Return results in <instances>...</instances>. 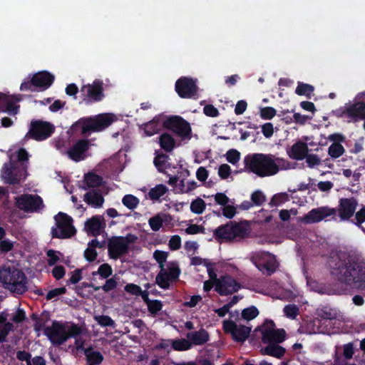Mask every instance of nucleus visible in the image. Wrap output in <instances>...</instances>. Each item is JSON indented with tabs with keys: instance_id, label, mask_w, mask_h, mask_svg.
<instances>
[{
	"instance_id": "1",
	"label": "nucleus",
	"mask_w": 365,
	"mask_h": 365,
	"mask_svg": "<svg viewBox=\"0 0 365 365\" xmlns=\"http://www.w3.org/2000/svg\"><path fill=\"white\" fill-rule=\"evenodd\" d=\"M333 262H330L331 272L339 281L356 288L365 284V262L363 259H350L347 262L340 261L334 265Z\"/></svg>"
},
{
	"instance_id": "2",
	"label": "nucleus",
	"mask_w": 365,
	"mask_h": 365,
	"mask_svg": "<svg viewBox=\"0 0 365 365\" xmlns=\"http://www.w3.org/2000/svg\"><path fill=\"white\" fill-rule=\"evenodd\" d=\"M279 158L270 154L255 153L245 158V168L259 177H269L276 175L279 170Z\"/></svg>"
},
{
	"instance_id": "3",
	"label": "nucleus",
	"mask_w": 365,
	"mask_h": 365,
	"mask_svg": "<svg viewBox=\"0 0 365 365\" xmlns=\"http://www.w3.org/2000/svg\"><path fill=\"white\" fill-rule=\"evenodd\" d=\"M85 329L82 326L73 323H61L53 322L47 327L44 333L53 345H61L71 337H76L82 334Z\"/></svg>"
},
{
	"instance_id": "4",
	"label": "nucleus",
	"mask_w": 365,
	"mask_h": 365,
	"mask_svg": "<svg viewBox=\"0 0 365 365\" xmlns=\"http://www.w3.org/2000/svg\"><path fill=\"white\" fill-rule=\"evenodd\" d=\"M0 282L4 288L17 294H22L27 290L26 275L14 267H3L0 269Z\"/></svg>"
},
{
	"instance_id": "5",
	"label": "nucleus",
	"mask_w": 365,
	"mask_h": 365,
	"mask_svg": "<svg viewBox=\"0 0 365 365\" xmlns=\"http://www.w3.org/2000/svg\"><path fill=\"white\" fill-rule=\"evenodd\" d=\"M116 120L115 116L111 113H103L93 118L78 121L74 128H81L83 134L91 132H99L108 127Z\"/></svg>"
},
{
	"instance_id": "6",
	"label": "nucleus",
	"mask_w": 365,
	"mask_h": 365,
	"mask_svg": "<svg viewBox=\"0 0 365 365\" xmlns=\"http://www.w3.org/2000/svg\"><path fill=\"white\" fill-rule=\"evenodd\" d=\"M249 233V225L246 222L239 223L230 222L221 226L215 230L216 238L230 241L237 238L244 237Z\"/></svg>"
},
{
	"instance_id": "7",
	"label": "nucleus",
	"mask_w": 365,
	"mask_h": 365,
	"mask_svg": "<svg viewBox=\"0 0 365 365\" xmlns=\"http://www.w3.org/2000/svg\"><path fill=\"white\" fill-rule=\"evenodd\" d=\"M135 239L130 235L110 237L108 242L109 257L113 259H118L128 254Z\"/></svg>"
},
{
	"instance_id": "8",
	"label": "nucleus",
	"mask_w": 365,
	"mask_h": 365,
	"mask_svg": "<svg viewBox=\"0 0 365 365\" xmlns=\"http://www.w3.org/2000/svg\"><path fill=\"white\" fill-rule=\"evenodd\" d=\"M28 175L27 165L9 162L4 165L1 173L2 180L7 184H19L25 180Z\"/></svg>"
},
{
	"instance_id": "9",
	"label": "nucleus",
	"mask_w": 365,
	"mask_h": 365,
	"mask_svg": "<svg viewBox=\"0 0 365 365\" xmlns=\"http://www.w3.org/2000/svg\"><path fill=\"white\" fill-rule=\"evenodd\" d=\"M160 268V272L156 277L157 284L163 289H168L170 282L178 279L180 273L178 264L176 262H169L166 267L165 262H158Z\"/></svg>"
},
{
	"instance_id": "10",
	"label": "nucleus",
	"mask_w": 365,
	"mask_h": 365,
	"mask_svg": "<svg viewBox=\"0 0 365 365\" xmlns=\"http://www.w3.org/2000/svg\"><path fill=\"white\" fill-rule=\"evenodd\" d=\"M258 330L260 331L262 341L268 344H279L284 341L286 332L283 329H275L272 322H265Z\"/></svg>"
},
{
	"instance_id": "11",
	"label": "nucleus",
	"mask_w": 365,
	"mask_h": 365,
	"mask_svg": "<svg viewBox=\"0 0 365 365\" xmlns=\"http://www.w3.org/2000/svg\"><path fill=\"white\" fill-rule=\"evenodd\" d=\"M165 127L174 132L181 140L187 141L192 138V129L188 122L179 116H173L167 120Z\"/></svg>"
},
{
	"instance_id": "12",
	"label": "nucleus",
	"mask_w": 365,
	"mask_h": 365,
	"mask_svg": "<svg viewBox=\"0 0 365 365\" xmlns=\"http://www.w3.org/2000/svg\"><path fill=\"white\" fill-rule=\"evenodd\" d=\"M54 131V126L50 123L41 120L31 121L30 128L24 139L32 138L36 140H43L48 138Z\"/></svg>"
},
{
	"instance_id": "13",
	"label": "nucleus",
	"mask_w": 365,
	"mask_h": 365,
	"mask_svg": "<svg viewBox=\"0 0 365 365\" xmlns=\"http://www.w3.org/2000/svg\"><path fill=\"white\" fill-rule=\"evenodd\" d=\"M56 225L52 228L53 237L58 238H68L76 233L72 225V219L66 214L59 213L55 217Z\"/></svg>"
},
{
	"instance_id": "14",
	"label": "nucleus",
	"mask_w": 365,
	"mask_h": 365,
	"mask_svg": "<svg viewBox=\"0 0 365 365\" xmlns=\"http://www.w3.org/2000/svg\"><path fill=\"white\" fill-rule=\"evenodd\" d=\"M252 261L261 272L268 275L273 273L277 267L275 257L269 252H255L252 257Z\"/></svg>"
},
{
	"instance_id": "15",
	"label": "nucleus",
	"mask_w": 365,
	"mask_h": 365,
	"mask_svg": "<svg viewBox=\"0 0 365 365\" xmlns=\"http://www.w3.org/2000/svg\"><path fill=\"white\" fill-rule=\"evenodd\" d=\"M18 207L24 211L34 212L43 207V200L37 195L24 194L16 197Z\"/></svg>"
},
{
	"instance_id": "16",
	"label": "nucleus",
	"mask_w": 365,
	"mask_h": 365,
	"mask_svg": "<svg viewBox=\"0 0 365 365\" xmlns=\"http://www.w3.org/2000/svg\"><path fill=\"white\" fill-rule=\"evenodd\" d=\"M336 214V209L328 206L312 209L304 217L299 218V222L304 224H313L323 220L324 218Z\"/></svg>"
},
{
	"instance_id": "17",
	"label": "nucleus",
	"mask_w": 365,
	"mask_h": 365,
	"mask_svg": "<svg viewBox=\"0 0 365 365\" xmlns=\"http://www.w3.org/2000/svg\"><path fill=\"white\" fill-rule=\"evenodd\" d=\"M81 91L84 100L88 102L99 101L104 97L103 82L99 80L82 86Z\"/></svg>"
},
{
	"instance_id": "18",
	"label": "nucleus",
	"mask_w": 365,
	"mask_h": 365,
	"mask_svg": "<svg viewBox=\"0 0 365 365\" xmlns=\"http://www.w3.org/2000/svg\"><path fill=\"white\" fill-rule=\"evenodd\" d=\"M241 288V284L230 275L219 278L215 285V291L220 295H229L237 292Z\"/></svg>"
},
{
	"instance_id": "19",
	"label": "nucleus",
	"mask_w": 365,
	"mask_h": 365,
	"mask_svg": "<svg viewBox=\"0 0 365 365\" xmlns=\"http://www.w3.org/2000/svg\"><path fill=\"white\" fill-rule=\"evenodd\" d=\"M357 205L358 202L354 197L341 198L336 212L341 220H348L354 215Z\"/></svg>"
},
{
	"instance_id": "20",
	"label": "nucleus",
	"mask_w": 365,
	"mask_h": 365,
	"mask_svg": "<svg viewBox=\"0 0 365 365\" xmlns=\"http://www.w3.org/2000/svg\"><path fill=\"white\" fill-rule=\"evenodd\" d=\"M223 327L225 331L230 332L237 341H244L249 336L251 331V328L243 325H237L232 321H225Z\"/></svg>"
},
{
	"instance_id": "21",
	"label": "nucleus",
	"mask_w": 365,
	"mask_h": 365,
	"mask_svg": "<svg viewBox=\"0 0 365 365\" xmlns=\"http://www.w3.org/2000/svg\"><path fill=\"white\" fill-rule=\"evenodd\" d=\"M175 90L180 97L189 98L196 94L197 86L192 79L182 78L176 81Z\"/></svg>"
},
{
	"instance_id": "22",
	"label": "nucleus",
	"mask_w": 365,
	"mask_h": 365,
	"mask_svg": "<svg viewBox=\"0 0 365 365\" xmlns=\"http://www.w3.org/2000/svg\"><path fill=\"white\" fill-rule=\"evenodd\" d=\"M343 113L354 122L364 119L365 103L359 101L355 103L349 104L346 107Z\"/></svg>"
},
{
	"instance_id": "23",
	"label": "nucleus",
	"mask_w": 365,
	"mask_h": 365,
	"mask_svg": "<svg viewBox=\"0 0 365 365\" xmlns=\"http://www.w3.org/2000/svg\"><path fill=\"white\" fill-rule=\"evenodd\" d=\"M309 148L307 143L297 141L287 150L288 156L295 160H302L308 153Z\"/></svg>"
},
{
	"instance_id": "24",
	"label": "nucleus",
	"mask_w": 365,
	"mask_h": 365,
	"mask_svg": "<svg viewBox=\"0 0 365 365\" xmlns=\"http://www.w3.org/2000/svg\"><path fill=\"white\" fill-rule=\"evenodd\" d=\"M105 226L103 217L94 216L88 220L85 223V230L93 236L101 234Z\"/></svg>"
},
{
	"instance_id": "25",
	"label": "nucleus",
	"mask_w": 365,
	"mask_h": 365,
	"mask_svg": "<svg viewBox=\"0 0 365 365\" xmlns=\"http://www.w3.org/2000/svg\"><path fill=\"white\" fill-rule=\"evenodd\" d=\"M88 148V143L86 140H80L76 143L67 152L68 157L76 162L82 160L85 158L84 153Z\"/></svg>"
},
{
	"instance_id": "26",
	"label": "nucleus",
	"mask_w": 365,
	"mask_h": 365,
	"mask_svg": "<svg viewBox=\"0 0 365 365\" xmlns=\"http://www.w3.org/2000/svg\"><path fill=\"white\" fill-rule=\"evenodd\" d=\"M186 337L188 339V341L191 342V347L192 345H203L207 343L210 339L208 332L204 329H201L198 331L188 332L186 334Z\"/></svg>"
},
{
	"instance_id": "27",
	"label": "nucleus",
	"mask_w": 365,
	"mask_h": 365,
	"mask_svg": "<svg viewBox=\"0 0 365 365\" xmlns=\"http://www.w3.org/2000/svg\"><path fill=\"white\" fill-rule=\"evenodd\" d=\"M173 221V217L166 213H158L156 215L150 217L148 220V224L153 231H158L162 225L163 223H170Z\"/></svg>"
},
{
	"instance_id": "28",
	"label": "nucleus",
	"mask_w": 365,
	"mask_h": 365,
	"mask_svg": "<svg viewBox=\"0 0 365 365\" xmlns=\"http://www.w3.org/2000/svg\"><path fill=\"white\" fill-rule=\"evenodd\" d=\"M53 77L47 72L36 73L31 78V84L36 87H48L53 82Z\"/></svg>"
},
{
	"instance_id": "29",
	"label": "nucleus",
	"mask_w": 365,
	"mask_h": 365,
	"mask_svg": "<svg viewBox=\"0 0 365 365\" xmlns=\"http://www.w3.org/2000/svg\"><path fill=\"white\" fill-rule=\"evenodd\" d=\"M285 349L279 344H268L261 349L262 355H268L277 359H281L285 354Z\"/></svg>"
},
{
	"instance_id": "30",
	"label": "nucleus",
	"mask_w": 365,
	"mask_h": 365,
	"mask_svg": "<svg viewBox=\"0 0 365 365\" xmlns=\"http://www.w3.org/2000/svg\"><path fill=\"white\" fill-rule=\"evenodd\" d=\"M160 147L166 152H171L175 147V140L168 133H163L159 138Z\"/></svg>"
},
{
	"instance_id": "31",
	"label": "nucleus",
	"mask_w": 365,
	"mask_h": 365,
	"mask_svg": "<svg viewBox=\"0 0 365 365\" xmlns=\"http://www.w3.org/2000/svg\"><path fill=\"white\" fill-rule=\"evenodd\" d=\"M84 200L88 204L96 207H101L104 202L103 196L94 191L86 193Z\"/></svg>"
},
{
	"instance_id": "32",
	"label": "nucleus",
	"mask_w": 365,
	"mask_h": 365,
	"mask_svg": "<svg viewBox=\"0 0 365 365\" xmlns=\"http://www.w3.org/2000/svg\"><path fill=\"white\" fill-rule=\"evenodd\" d=\"M168 192V188L163 184L155 185L151 188L148 192V197L153 200H158L161 197Z\"/></svg>"
},
{
	"instance_id": "33",
	"label": "nucleus",
	"mask_w": 365,
	"mask_h": 365,
	"mask_svg": "<svg viewBox=\"0 0 365 365\" xmlns=\"http://www.w3.org/2000/svg\"><path fill=\"white\" fill-rule=\"evenodd\" d=\"M168 342H170V347L175 351H182L191 349V342L188 341L187 338L177 340H168Z\"/></svg>"
},
{
	"instance_id": "34",
	"label": "nucleus",
	"mask_w": 365,
	"mask_h": 365,
	"mask_svg": "<svg viewBox=\"0 0 365 365\" xmlns=\"http://www.w3.org/2000/svg\"><path fill=\"white\" fill-rule=\"evenodd\" d=\"M85 355L89 365L99 364L102 362L103 357L99 351H96L92 349H86Z\"/></svg>"
},
{
	"instance_id": "35",
	"label": "nucleus",
	"mask_w": 365,
	"mask_h": 365,
	"mask_svg": "<svg viewBox=\"0 0 365 365\" xmlns=\"http://www.w3.org/2000/svg\"><path fill=\"white\" fill-rule=\"evenodd\" d=\"M84 182L88 187H94L100 185L101 184L102 180L99 175L93 173H89L85 175Z\"/></svg>"
},
{
	"instance_id": "36",
	"label": "nucleus",
	"mask_w": 365,
	"mask_h": 365,
	"mask_svg": "<svg viewBox=\"0 0 365 365\" xmlns=\"http://www.w3.org/2000/svg\"><path fill=\"white\" fill-rule=\"evenodd\" d=\"M206 207V204L205 201L197 197L190 203V210L192 212L196 214V215H200L202 214Z\"/></svg>"
},
{
	"instance_id": "37",
	"label": "nucleus",
	"mask_w": 365,
	"mask_h": 365,
	"mask_svg": "<svg viewBox=\"0 0 365 365\" xmlns=\"http://www.w3.org/2000/svg\"><path fill=\"white\" fill-rule=\"evenodd\" d=\"M122 202L129 210H134L138 206L140 200L133 195H126L123 197Z\"/></svg>"
},
{
	"instance_id": "38",
	"label": "nucleus",
	"mask_w": 365,
	"mask_h": 365,
	"mask_svg": "<svg viewBox=\"0 0 365 365\" xmlns=\"http://www.w3.org/2000/svg\"><path fill=\"white\" fill-rule=\"evenodd\" d=\"M344 147L338 143H332L328 149L329 155L334 158H336L341 156L344 154Z\"/></svg>"
},
{
	"instance_id": "39",
	"label": "nucleus",
	"mask_w": 365,
	"mask_h": 365,
	"mask_svg": "<svg viewBox=\"0 0 365 365\" xmlns=\"http://www.w3.org/2000/svg\"><path fill=\"white\" fill-rule=\"evenodd\" d=\"M314 91V87L309 84L299 83L296 88V93L300 96H309Z\"/></svg>"
},
{
	"instance_id": "40",
	"label": "nucleus",
	"mask_w": 365,
	"mask_h": 365,
	"mask_svg": "<svg viewBox=\"0 0 365 365\" xmlns=\"http://www.w3.org/2000/svg\"><path fill=\"white\" fill-rule=\"evenodd\" d=\"M113 273L112 267L110 264L105 263L101 264L98 271L96 272H93V275H96V274H99L102 278L106 279L110 277Z\"/></svg>"
},
{
	"instance_id": "41",
	"label": "nucleus",
	"mask_w": 365,
	"mask_h": 365,
	"mask_svg": "<svg viewBox=\"0 0 365 365\" xmlns=\"http://www.w3.org/2000/svg\"><path fill=\"white\" fill-rule=\"evenodd\" d=\"M94 319L103 327H114L115 325L114 321L108 316L96 315L94 317Z\"/></svg>"
},
{
	"instance_id": "42",
	"label": "nucleus",
	"mask_w": 365,
	"mask_h": 365,
	"mask_svg": "<svg viewBox=\"0 0 365 365\" xmlns=\"http://www.w3.org/2000/svg\"><path fill=\"white\" fill-rule=\"evenodd\" d=\"M259 314V312L257 308L255 307H251L247 309H245L242 312V317L244 319L247 321H250L255 319Z\"/></svg>"
},
{
	"instance_id": "43",
	"label": "nucleus",
	"mask_w": 365,
	"mask_h": 365,
	"mask_svg": "<svg viewBox=\"0 0 365 365\" xmlns=\"http://www.w3.org/2000/svg\"><path fill=\"white\" fill-rule=\"evenodd\" d=\"M284 312L287 317L295 319L299 313V308L295 304H289L284 307Z\"/></svg>"
},
{
	"instance_id": "44",
	"label": "nucleus",
	"mask_w": 365,
	"mask_h": 365,
	"mask_svg": "<svg viewBox=\"0 0 365 365\" xmlns=\"http://www.w3.org/2000/svg\"><path fill=\"white\" fill-rule=\"evenodd\" d=\"M212 197L214 198L216 204L220 206H225L230 202V198L223 192H217L215 195H212Z\"/></svg>"
},
{
	"instance_id": "45",
	"label": "nucleus",
	"mask_w": 365,
	"mask_h": 365,
	"mask_svg": "<svg viewBox=\"0 0 365 365\" xmlns=\"http://www.w3.org/2000/svg\"><path fill=\"white\" fill-rule=\"evenodd\" d=\"M226 159L229 163L235 165L240 159V153L237 150H230L226 153Z\"/></svg>"
},
{
	"instance_id": "46",
	"label": "nucleus",
	"mask_w": 365,
	"mask_h": 365,
	"mask_svg": "<svg viewBox=\"0 0 365 365\" xmlns=\"http://www.w3.org/2000/svg\"><path fill=\"white\" fill-rule=\"evenodd\" d=\"M277 114V110L272 107H265L260 110V116L263 119L270 120Z\"/></svg>"
},
{
	"instance_id": "47",
	"label": "nucleus",
	"mask_w": 365,
	"mask_h": 365,
	"mask_svg": "<svg viewBox=\"0 0 365 365\" xmlns=\"http://www.w3.org/2000/svg\"><path fill=\"white\" fill-rule=\"evenodd\" d=\"M180 185V191L182 193H188L196 187V182L194 181L185 182V180H181Z\"/></svg>"
},
{
	"instance_id": "48",
	"label": "nucleus",
	"mask_w": 365,
	"mask_h": 365,
	"mask_svg": "<svg viewBox=\"0 0 365 365\" xmlns=\"http://www.w3.org/2000/svg\"><path fill=\"white\" fill-rule=\"evenodd\" d=\"M304 159H306V163L310 168H313L321 163V159L315 154L307 153Z\"/></svg>"
},
{
	"instance_id": "49",
	"label": "nucleus",
	"mask_w": 365,
	"mask_h": 365,
	"mask_svg": "<svg viewBox=\"0 0 365 365\" xmlns=\"http://www.w3.org/2000/svg\"><path fill=\"white\" fill-rule=\"evenodd\" d=\"M251 200L253 204L260 205L265 201L266 197L262 192L257 190L252 194Z\"/></svg>"
},
{
	"instance_id": "50",
	"label": "nucleus",
	"mask_w": 365,
	"mask_h": 365,
	"mask_svg": "<svg viewBox=\"0 0 365 365\" xmlns=\"http://www.w3.org/2000/svg\"><path fill=\"white\" fill-rule=\"evenodd\" d=\"M167 159L168 157L165 155H158L155 158L154 164L160 171H163L165 169Z\"/></svg>"
},
{
	"instance_id": "51",
	"label": "nucleus",
	"mask_w": 365,
	"mask_h": 365,
	"mask_svg": "<svg viewBox=\"0 0 365 365\" xmlns=\"http://www.w3.org/2000/svg\"><path fill=\"white\" fill-rule=\"evenodd\" d=\"M29 158V154L24 148H20L16 151V160L19 164H25Z\"/></svg>"
},
{
	"instance_id": "52",
	"label": "nucleus",
	"mask_w": 365,
	"mask_h": 365,
	"mask_svg": "<svg viewBox=\"0 0 365 365\" xmlns=\"http://www.w3.org/2000/svg\"><path fill=\"white\" fill-rule=\"evenodd\" d=\"M148 310L152 314H156L161 310L163 304L159 300H151L147 304Z\"/></svg>"
},
{
	"instance_id": "53",
	"label": "nucleus",
	"mask_w": 365,
	"mask_h": 365,
	"mask_svg": "<svg viewBox=\"0 0 365 365\" xmlns=\"http://www.w3.org/2000/svg\"><path fill=\"white\" fill-rule=\"evenodd\" d=\"M117 284H118L117 279H116L115 276H114L113 277L107 279L106 281V283L104 284V285L103 287H101V288L105 292H108L114 289L117 287Z\"/></svg>"
},
{
	"instance_id": "54",
	"label": "nucleus",
	"mask_w": 365,
	"mask_h": 365,
	"mask_svg": "<svg viewBox=\"0 0 365 365\" xmlns=\"http://www.w3.org/2000/svg\"><path fill=\"white\" fill-rule=\"evenodd\" d=\"M98 253L93 247H88L84 252V257L88 262H93L96 259Z\"/></svg>"
},
{
	"instance_id": "55",
	"label": "nucleus",
	"mask_w": 365,
	"mask_h": 365,
	"mask_svg": "<svg viewBox=\"0 0 365 365\" xmlns=\"http://www.w3.org/2000/svg\"><path fill=\"white\" fill-rule=\"evenodd\" d=\"M19 101V99L16 98L14 100L8 101L6 104V111L10 115H16L19 111V106L14 105L15 102Z\"/></svg>"
},
{
	"instance_id": "56",
	"label": "nucleus",
	"mask_w": 365,
	"mask_h": 365,
	"mask_svg": "<svg viewBox=\"0 0 365 365\" xmlns=\"http://www.w3.org/2000/svg\"><path fill=\"white\" fill-rule=\"evenodd\" d=\"M58 252H56L53 250H49L47 251V257H48V264L50 266L54 265L59 259Z\"/></svg>"
},
{
	"instance_id": "57",
	"label": "nucleus",
	"mask_w": 365,
	"mask_h": 365,
	"mask_svg": "<svg viewBox=\"0 0 365 365\" xmlns=\"http://www.w3.org/2000/svg\"><path fill=\"white\" fill-rule=\"evenodd\" d=\"M66 289L65 287L56 288L54 289L50 290L47 293L46 298L47 300H50V299L56 298L61 294H63L64 293H66Z\"/></svg>"
},
{
	"instance_id": "58",
	"label": "nucleus",
	"mask_w": 365,
	"mask_h": 365,
	"mask_svg": "<svg viewBox=\"0 0 365 365\" xmlns=\"http://www.w3.org/2000/svg\"><path fill=\"white\" fill-rule=\"evenodd\" d=\"M13 325L11 323H6L0 325V342L3 341L9 332L12 329Z\"/></svg>"
},
{
	"instance_id": "59",
	"label": "nucleus",
	"mask_w": 365,
	"mask_h": 365,
	"mask_svg": "<svg viewBox=\"0 0 365 365\" xmlns=\"http://www.w3.org/2000/svg\"><path fill=\"white\" fill-rule=\"evenodd\" d=\"M231 173V168L227 164H222L219 167L218 175L222 179H227Z\"/></svg>"
},
{
	"instance_id": "60",
	"label": "nucleus",
	"mask_w": 365,
	"mask_h": 365,
	"mask_svg": "<svg viewBox=\"0 0 365 365\" xmlns=\"http://www.w3.org/2000/svg\"><path fill=\"white\" fill-rule=\"evenodd\" d=\"M124 289L125 291L132 295L139 296L141 294V288L135 284H128Z\"/></svg>"
},
{
	"instance_id": "61",
	"label": "nucleus",
	"mask_w": 365,
	"mask_h": 365,
	"mask_svg": "<svg viewBox=\"0 0 365 365\" xmlns=\"http://www.w3.org/2000/svg\"><path fill=\"white\" fill-rule=\"evenodd\" d=\"M236 214V208L230 204H227L222 208V215L227 218H232Z\"/></svg>"
},
{
	"instance_id": "62",
	"label": "nucleus",
	"mask_w": 365,
	"mask_h": 365,
	"mask_svg": "<svg viewBox=\"0 0 365 365\" xmlns=\"http://www.w3.org/2000/svg\"><path fill=\"white\" fill-rule=\"evenodd\" d=\"M169 248L171 250H177L180 249L181 246V238L178 235H174L171 237L169 241Z\"/></svg>"
},
{
	"instance_id": "63",
	"label": "nucleus",
	"mask_w": 365,
	"mask_h": 365,
	"mask_svg": "<svg viewBox=\"0 0 365 365\" xmlns=\"http://www.w3.org/2000/svg\"><path fill=\"white\" fill-rule=\"evenodd\" d=\"M262 132L264 137L270 138L274 133L273 125L271 123H267L262 126Z\"/></svg>"
},
{
	"instance_id": "64",
	"label": "nucleus",
	"mask_w": 365,
	"mask_h": 365,
	"mask_svg": "<svg viewBox=\"0 0 365 365\" xmlns=\"http://www.w3.org/2000/svg\"><path fill=\"white\" fill-rule=\"evenodd\" d=\"M355 224L360 226L363 222H365V207L360 209L355 214Z\"/></svg>"
}]
</instances>
